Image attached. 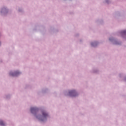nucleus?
Listing matches in <instances>:
<instances>
[{
	"label": "nucleus",
	"instance_id": "423d86ee",
	"mask_svg": "<svg viewBox=\"0 0 126 126\" xmlns=\"http://www.w3.org/2000/svg\"><path fill=\"white\" fill-rule=\"evenodd\" d=\"M92 46H94V43H92Z\"/></svg>",
	"mask_w": 126,
	"mask_h": 126
},
{
	"label": "nucleus",
	"instance_id": "0eeeda50",
	"mask_svg": "<svg viewBox=\"0 0 126 126\" xmlns=\"http://www.w3.org/2000/svg\"><path fill=\"white\" fill-rule=\"evenodd\" d=\"M123 33H126V31H123Z\"/></svg>",
	"mask_w": 126,
	"mask_h": 126
},
{
	"label": "nucleus",
	"instance_id": "20e7f679",
	"mask_svg": "<svg viewBox=\"0 0 126 126\" xmlns=\"http://www.w3.org/2000/svg\"><path fill=\"white\" fill-rule=\"evenodd\" d=\"M42 115L44 119H46V117L48 116V114H47L45 111L42 112Z\"/></svg>",
	"mask_w": 126,
	"mask_h": 126
},
{
	"label": "nucleus",
	"instance_id": "6e6552de",
	"mask_svg": "<svg viewBox=\"0 0 126 126\" xmlns=\"http://www.w3.org/2000/svg\"><path fill=\"white\" fill-rule=\"evenodd\" d=\"M41 121L43 122L44 120L43 119H41Z\"/></svg>",
	"mask_w": 126,
	"mask_h": 126
},
{
	"label": "nucleus",
	"instance_id": "f03ea898",
	"mask_svg": "<svg viewBox=\"0 0 126 126\" xmlns=\"http://www.w3.org/2000/svg\"><path fill=\"white\" fill-rule=\"evenodd\" d=\"M38 111V109L36 107H32L31 108V112L32 113V114H33V113H36Z\"/></svg>",
	"mask_w": 126,
	"mask_h": 126
},
{
	"label": "nucleus",
	"instance_id": "7ed1b4c3",
	"mask_svg": "<svg viewBox=\"0 0 126 126\" xmlns=\"http://www.w3.org/2000/svg\"><path fill=\"white\" fill-rule=\"evenodd\" d=\"M18 74H19V72L18 71H16L14 73H10V75H11V76H17V75H18Z\"/></svg>",
	"mask_w": 126,
	"mask_h": 126
},
{
	"label": "nucleus",
	"instance_id": "f257e3e1",
	"mask_svg": "<svg viewBox=\"0 0 126 126\" xmlns=\"http://www.w3.org/2000/svg\"><path fill=\"white\" fill-rule=\"evenodd\" d=\"M69 95L70 96H71L72 97H74L75 96H76V95H77V93H76V92H75V90L70 91L69 92Z\"/></svg>",
	"mask_w": 126,
	"mask_h": 126
},
{
	"label": "nucleus",
	"instance_id": "39448f33",
	"mask_svg": "<svg viewBox=\"0 0 126 126\" xmlns=\"http://www.w3.org/2000/svg\"><path fill=\"white\" fill-rule=\"evenodd\" d=\"M0 126H4V123H3V122L0 121Z\"/></svg>",
	"mask_w": 126,
	"mask_h": 126
},
{
	"label": "nucleus",
	"instance_id": "1a4fd4ad",
	"mask_svg": "<svg viewBox=\"0 0 126 126\" xmlns=\"http://www.w3.org/2000/svg\"><path fill=\"white\" fill-rule=\"evenodd\" d=\"M106 2H108V0H106Z\"/></svg>",
	"mask_w": 126,
	"mask_h": 126
}]
</instances>
